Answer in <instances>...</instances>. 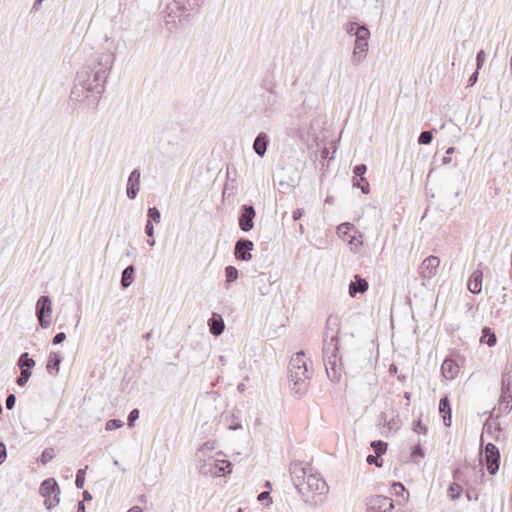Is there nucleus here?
Masks as SVG:
<instances>
[{
	"instance_id": "f257e3e1",
	"label": "nucleus",
	"mask_w": 512,
	"mask_h": 512,
	"mask_svg": "<svg viewBox=\"0 0 512 512\" xmlns=\"http://www.w3.org/2000/svg\"><path fill=\"white\" fill-rule=\"evenodd\" d=\"M115 58V53L111 51L93 53L77 72L70 99L85 103L88 108L95 110L105 91Z\"/></svg>"
},
{
	"instance_id": "f03ea898",
	"label": "nucleus",
	"mask_w": 512,
	"mask_h": 512,
	"mask_svg": "<svg viewBox=\"0 0 512 512\" xmlns=\"http://www.w3.org/2000/svg\"><path fill=\"white\" fill-rule=\"evenodd\" d=\"M312 371L308 368V360L304 351L294 354L288 364V377L291 390L295 397L301 398L308 391Z\"/></svg>"
},
{
	"instance_id": "7ed1b4c3",
	"label": "nucleus",
	"mask_w": 512,
	"mask_h": 512,
	"mask_svg": "<svg viewBox=\"0 0 512 512\" xmlns=\"http://www.w3.org/2000/svg\"><path fill=\"white\" fill-rule=\"evenodd\" d=\"M343 30L355 37L354 48L351 56V63L355 66L363 62L369 48L370 31L365 23L348 21L344 24Z\"/></svg>"
},
{
	"instance_id": "20e7f679",
	"label": "nucleus",
	"mask_w": 512,
	"mask_h": 512,
	"mask_svg": "<svg viewBox=\"0 0 512 512\" xmlns=\"http://www.w3.org/2000/svg\"><path fill=\"white\" fill-rule=\"evenodd\" d=\"M323 361L328 378L338 382L342 372V357L339 356V338H323Z\"/></svg>"
},
{
	"instance_id": "39448f33",
	"label": "nucleus",
	"mask_w": 512,
	"mask_h": 512,
	"mask_svg": "<svg viewBox=\"0 0 512 512\" xmlns=\"http://www.w3.org/2000/svg\"><path fill=\"white\" fill-rule=\"evenodd\" d=\"M39 493L45 498L44 505L48 510L55 508L60 502V488L54 478L45 479L40 485Z\"/></svg>"
},
{
	"instance_id": "423d86ee",
	"label": "nucleus",
	"mask_w": 512,
	"mask_h": 512,
	"mask_svg": "<svg viewBox=\"0 0 512 512\" xmlns=\"http://www.w3.org/2000/svg\"><path fill=\"white\" fill-rule=\"evenodd\" d=\"M204 0H174L172 3L167 5V15L168 17H179V18H188V14H185L189 11L198 10L202 5Z\"/></svg>"
},
{
	"instance_id": "0eeeda50",
	"label": "nucleus",
	"mask_w": 512,
	"mask_h": 512,
	"mask_svg": "<svg viewBox=\"0 0 512 512\" xmlns=\"http://www.w3.org/2000/svg\"><path fill=\"white\" fill-rule=\"evenodd\" d=\"M328 485L318 473H309L304 481L305 496H302L305 502H310L309 493L323 495L328 492Z\"/></svg>"
},
{
	"instance_id": "6e6552de",
	"label": "nucleus",
	"mask_w": 512,
	"mask_h": 512,
	"mask_svg": "<svg viewBox=\"0 0 512 512\" xmlns=\"http://www.w3.org/2000/svg\"><path fill=\"white\" fill-rule=\"evenodd\" d=\"M199 472L204 475L210 474L214 477H219L231 473L232 464L228 460L209 458L199 467Z\"/></svg>"
},
{
	"instance_id": "1a4fd4ad",
	"label": "nucleus",
	"mask_w": 512,
	"mask_h": 512,
	"mask_svg": "<svg viewBox=\"0 0 512 512\" xmlns=\"http://www.w3.org/2000/svg\"><path fill=\"white\" fill-rule=\"evenodd\" d=\"M36 316L39 321V325L46 329L50 326V316L52 313V302L49 296L43 295L37 300L36 303Z\"/></svg>"
},
{
	"instance_id": "9d476101",
	"label": "nucleus",
	"mask_w": 512,
	"mask_h": 512,
	"mask_svg": "<svg viewBox=\"0 0 512 512\" xmlns=\"http://www.w3.org/2000/svg\"><path fill=\"white\" fill-rule=\"evenodd\" d=\"M290 476L291 480L301 496H305L304 481L308 476L307 469L303 466L300 461H295L290 464Z\"/></svg>"
},
{
	"instance_id": "9b49d317",
	"label": "nucleus",
	"mask_w": 512,
	"mask_h": 512,
	"mask_svg": "<svg viewBox=\"0 0 512 512\" xmlns=\"http://www.w3.org/2000/svg\"><path fill=\"white\" fill-rule=\"evenodd\" d=\"M366 512H395L392 498L375 495L368 499Z\"/></svg>"
},
{
	"instance_id": "f8f14e48",
	"label": "nucleus",
	"mask_w": 512,
	"mask_h": 512,
	"mask_svg": "<svg viewBox=\"0 0 512 512\" xmlns=\"http://www.w3.org/2000/svg\"><path fill=\"white\" fill-rule=\"evenodd\" d=\"M486 468L489 474L495 475L500 466V451L493 443H488L484 448Z\"/></svg>"
},
{
	"instance_id": "ddd939ff",
	"label": "nucleus",
	"mask_w": 512,
	"mask_h": 512,
	"mask_svg": "<svg viewBox=\"0 0 512 512\" xmlns=\"http://www.w3.org/2000/svg\"><path fill=\"white\" fill-rule=\"evenodd\" d=\"M183 130H169L164 132L160 142L166 152H177L183 148L181 133Z\"/></svg>"
},
{
	"instance_id": "4468645a",
	"label": "nucleus",
	"mask_w": 512,
	"mask_h": 512,
	"mask_svg": "<svg viewBox=\"0 0 512 512\" xmlns=\"http://www.w3.org/2000/svg\"><path fill=\"white\" fill-rule=\"evenodd\" d=\"M256 211L253 205L244 204L239 210L238 225L243 232H249L254 228Z\"/></svg>"
},
{
	"instance_id": "2eb2a0df",
	"label": "nucleus",
	"mask_w": 512,
	"mask_h": 512,
	"mask_svg": "<svg viewBox=\"0 0 512 512\" xmlns=\"http://www.w3.org/2000/svg\"><path fill=\"white\" fill-rule=\"evenodd\" d=\"M262 102L263 107L261 112L266 117H270L277 112L279 108V97L273 87L269 89L267 94L262 95Z\"/></svg>"
},
{
	"instance_id": "dca6fc26",
	"label": "nucleus",
	"mask_w": 512,
	"mask_h": 512,
	"mask_svg": "<svg viewBox=\"0 0 512 512\" xmlns=\"http://www.w3.org/2000/svg\"><path fill=\"white\" fill-rule=\"evenodd\" d=\"M440 259L437 256L430 255L425 258L418 268V272L423 279H431L437 273Z\"/></svg>"
},
{
	"instance_id": "f3484780",
	"label": "nucleus",
	"mask_w": 512,
	"mask_h": 512,
	"mask_svg": "<svg viewBox=\"0 0 512 512\" xmlns=\"http://www.w3.org/2000/svg\"><path fill=\"white\" fill-rule=\"evenodd\" d=\"M254 249V243L247 238H240L235 243L234 255L241 261H249L252 258L251 251Z\"/></svg>"
},
{
	"instance_id": "a211bd4d",
	"label": "nucleus",
	"mask_w": 512,
	"mask_h": 512,
	"mask_svg": "<svg viewBox=\"0 0 512 512\" xmlns=\"http://www.w3.org/2000/svg\"><path fill=\"white\" fill-rule=\"evenodd\" d=\"M367 166L365 164H358L353 168V186L360 188L363 194L370 192V185L365 177Z\"/></svg>"
},
{
	"instance_id": "6ab92c4d",
	"label": "nucleus",
	"mask_w": 512,
	"mask_h": 512,
	"mask_svg": "<svg viewBox=\"0 0 512 512\" xmlns=\"http://www.w3.org/2000/svg\"><path fill=\"white\" fill-rule=\"evenodd\" d=\"M140 178H141V172L140 169L135 168L130 173L127 185H126V195L130 200H134L140 190Z\"/></svg>"
},
{
	"instance_id": "aec40b11",
	"label": "nucleus",
	"mask_w": 512,
	"mask_h": 512,
	"mask_svg": "<svg viewBox=\"0 0 512 512\" xmlns=\"http://www.w3.org/2000/svg\"><path fill=\"white\" fill-rule=\"evenodd\" d=\"M340 324L341 321L338 315H329L326 320L323 338H339Z\"/></svg>"
},
{
	"instance_id": "412c9836",
	"label": "nucleus",
	"mask_w": 512,
	"mask_h": 512,
	"mask_svg": "<svg viewBox=\"0 0 512 512\" xmlns=\"http://www.w3.org/2000/svg\"><path fill=\"white\" fill-rule=\"evenodd\" d=\"M439 413L443 419L445 427H450L452 423V409L448 395L441 397L439 401Z\"/></svg>"
},
{
	"instance_id": "4be33fe9",
	"label": "nucleus",
	"mask_w": 512,
	"mask_h": 512,
	"mask_svg": "<svg viewBox=\"0 0 512 512\" xmlns=\"http://www.w3.org/2000/svg\"><path fill=\"white\" fill-rule=\"evenodd\" d=\"M209 332L214 336H220L225 329V323L222 316L213 312L208 322Z\"/></svg>"
},
{
	"instance_id": "5701e85b",
	"label": "nucleus",
	"mask_w": 512,
	"mask_h": 512,
	"mask_svg": "<svg viewBox=\"0 0 512 512\" xmlns=\"http://www.w3.org/2000/svg\"><path fill=\"white\" fill-rule=\"evenodd\" d=\"M270 139L267 133L260 132L253 142V150L259 157H264L269 145Z\"/></svg>"
},
{
	"instance_id": "b1692460",
	"label": "nucleus",
	"mask_w": 512,
	"mask_h": 512,
	"mask_svg": "<svg viewBox=\"0 0 512 512\" xmlns=\"http://www.w3.org/2000/svg\"><path fill=\"white\" fill-rule=\"evenodd\" d=\"M368 287L369 285L367 280L356 274L354 276V280L349 284V295L351 297H356L358 293H365L368 290Z\"/></svg>"
},
{
	"instance_id": "393cba45",
	"label": "nucleus",
	"mask_w": 512,
	"mask_h": 512,
	"mask_svg": "<svg viewBox=\"0 0 512 512\" xmlns=\"http://www.w3.org/2000/svg\"><path fill=\"white\" fill-rule=\"evenodd\" d=\"M483 272L480 269H476L469 277L467 287L468 290L473 294H479L482 291Z\"/></svg>"
},
{
	"instance_id": "a878e982",
	"label": "nucleus",
	"mask_w": 512,
	"mask_h": 512,
	"mask_svg": "<svg viewBox=\"0 0 512 512\" xmlns=\"http://www.w3.org/2000/svg\"><path fill=\"white\" fill-rule=\"evenodd\" d=\"M459 370V365L452 359H445L441 366L442 375L448 380L455 379Z\"/></svg>"
},
{
	"instance_id": "bb28decb",
	"label": "nucleus",
	"mask_w": 512,
	"mask_h": 512,
	"mask_svg": "<svg viewBox=\"0 0 512 512\" xmlns=\"http://www.w3.org/2000/svg\"><path fill=\"white\" fill-rule=\"evenodd\" d=\"M62 356L59 352H50L47 361V371L51 375H56L59 372Z\"/></svg>"
},
{
	"instance_id": "cd10ccee",
	"label": "nucleus",
	"mask_w": 512,
	"mask_h": 512,
	"mask_svg": "<svg viewBox=\"0 0 512 512\" xmlns=\"http://www.w3.org/2000/svg\"><path fill=\"white\" fill-rule=\"evenodd\" d=\"M136 268L134 265L127 266L121 274L120 285L122 289H127L135 279Z\"/></svg>"
},
{
	"instance_id": "c85d7f7f",
	"label": "nucleus",
	"mask_w": 512,
	"mask_h": 512,
	"mask_svg": "<svg viewBox=\"0 0 512 512\" xmlns=\"http://www.w3.org/2000/svg\"><path fill=\"white\" fill-rule=\"evenodd\" d=\"M35 364V360L29 356L28 352L22 353L17 361V366L19 367L20 371L24 370L32 372Z\"/></svg>"
},
{
	"instance_id": "c756f323",
	"label": "nucleus",
	"mask_w": 512,
	"mask_h": 512,
	"mask_svg": "<svg viewBox=\"0 0 512 512\" xmlns=\"http://www.w3.org/2000/svg\"><path fill=\"white\" fill-rule=\"evenodd\" d=\"M480 342L486 344L488 347H494L496 345L497 337L490 327H484L482 329Z\"/></svg>"
},
{
	"instance_id": "7c9ffc66",
	"label": "nucleus",
	"mask_w": 512,
	"mask_h": 512,
	"mask_svg": "<svg viewBox=\"0 0 512 512\" xmlns=\"http://www.w3.org/2000/svg\"><path fill=\"white\" fill-rule=\"evenodd\" d=\"M512 409V396L511 394H502L500 396L499 410L505 414L509 413Z\"/></svg>"
},
{
	"instance_id": "2f4dec72",
	"label": "nucleus",
	"mask_w": 512,
	"mask_h": 512,
	"mask_svg": "<svg viewBox=\"0 0 512 512\" xmlns=\"http://www.w3.org/2000/svg\"><path fill=\"white\" fill-rule=\"evenodd\" d=\"M281 178L286 179L288 187L294 189L299 184L301 176L297 169H293L288 175H282Z\"/></svg>"
},
{
	"instance_id": "473e14b6",
	"label": "nucleus",
	"mask_w": 512,
	"mask_h": 512,
	"mask_svg": "<svg viewBox=\"0 0 512 512\" xmlns=\"http://www.w3.org/2000/svg\"><path fill=\"white\" fill-rule=\"evenodd\" d=\"M160 221H161V213H160L159 209L155 206L148 208L146 222H150L151 224H153V223L158 224V223H160Z\"/></svg>"
},
{
	"instance_id": "72a5a7b5",
	"label": "nucleus",
	"mask_w": 512,
	"mask_h": 512,
	"mask_svg": "<svg viewBox=\"0 0 512 512\" xmlns=\"http://www.w3.org/2000/svg\"><path fill=\"white\" fill-rule=\"evenodd\" d=\"M388 444L382 440H376L371 442V448L377 456H382L387 451Z\"/></svg>"
},
{
	"instance_id": "f704fd0d",
	"label": "nucleus",
	"mask_w": 512,
	"mask_h": 512,
	"mask_svg": "<svg viewBox=\"0 0 512 512\" xmlns=\"http://www.w3.org/2000/svg\"><path fill=\"white\" fill-rule=\"evenodd\" d=\"M462 491L463 490L461 485L457 483H451L448 487V496L450 497L451 500H456L460 498Z\"/></svg>"
},
{
	"instance_id": "c9c22d12",
	"label": "nucleus",
	"mask_w": 512,
	"mask_h": 512,
	"mask_svg": "<svg viewBox=\"0 0 512 512\" xmlns=\"http://www.w3.org/2000/svg\"><path fill=\"white\" fill-rule=\"evenodd\" d=\"M434 130L435 129L422 131L418 137V143L420 145H429L433 140Z\"/></svg>"
},
{
	"instance_id": "e433bc0d",
	"label": "nucleus",
	"mask_w": 512,
	"mask_h": 512,
	"mask_svg": "<svg viewBox=\"0 0 512 512\" xmlns=\"http://www.w3.org/2000/svg\"><path fill=\"white\" fill-rule=\"evenodd\" d=\"M226 282L232 283L238 278V270L236 267L229 265L225 268Z\"/></svg>"
},
{
	"instance_id": "4c0bfd02",
	"label": "nucleus",
	"mask_w": 512,
	"mask_h": 512,
	"mask_svg": "<svg viewBox=\"0 0 512 512\" xmlns=\"http://www.w3.org/2000/svg\"><path fill=\"white\" fill-rule=\"evenodd\" d=\"M55 457V453H54V449L49 447V448H45L42 453H41V456H40V462L43 464V465H46L48 462H50L53 458Z\"/></svg>"
},
{
	"instance_id": "58836bf2",
	"label": "nucleus",
	"mask_w": 512,
	"mask_h": 512,
	"mask_svg": "<svg viewBox=\"0 0 512 512\" xmlns=\"http://www.w3.org/2000/svg\"><path fill=\"white\" fill-rule=\"evenodd\" d=\"M86 469L87 466L85 468L79 469L76 473L75 486L77 489H82L84 487Z\"/></svg>"
},
{
	"instance_id": "ea45409f",
	"label": "nucleus",
	"mask_w": 512,
	"mask_h": 512,
	"mask_svg": "<svg viewBox=\"0 0 512 512\" xmlns=\"http://www.w3.org/2000/svg\"><path fill=\"white\" fill-rule=\"evenodd\" d=\"M501 393L502 394H511L510 376H508L506 373L502 374Z\"/></svg>"
},
{
	"instance_id": "a19ab883",
	"label": "nucleus",
	"mask_w": 512,
	"mask_h": 512,
	"mask_svg": "<svg viewBox=\"0 0 512 512\" xmlns=\"http://www.w3.org/2000/svg\"><path fill=\"white\" fill-rule=\"evenodd\" d=\"M124 425L123 421L119 419H110L105 424V429L107 431H112L121 428Z\"/></svg>"
},
{
	"instance_id": "79ce46f5",
	"label": "nucleus",
	"mask_w": 512,
	"mask_h": 512,
	"mask_svg": "<svg viewBox=\"0 0 512 512\" xmlns=\"http://www.w3.org/2000/svg\"><path fill=\"white\" fill-rule=\"evenodd\" d=\"M31 375H32V372H30V371H24V370L20 371V375L17 377L16 383L19 386L26 385V383L28 382Z\"/></svg>"
},
{
	"instance_id": "37998d69",
	"label": "nucleus",
	"mask_w": 512,
	"mask_h": 512,
	"mask_svg": "<svg viewBox=\"0 0 512 512\" xmlns=\"http://www.w3.org/2000/svg\"><path fill=\"white\" fill-rule=\"evenodd\" d=\"M413 431L418 434H427V427L419 419L413 423Z\"/></svg>"
},
{
	"instance_id": "c03bdc74",
	"label": "nucleus",
	"mask_w": 512,
	"mask_h": 512,
	"mask_svg": "<svg viewBox=\"0 0 512 512\" xmlns=\"http://www.w3.org/2000/svg\"><path fill=\"white\" fill-rule=\"evenodd\" d=\"M139 410L137 408L131 410L127 417V423L129 427H133L135 421L139 418Z\"/></svg>"
},
{
	"instance_id": "a18cd8bd",
	"label": "nucleus",
	"mask_w": 512,
	"mask_h": 512,
	"mask_svg": "<svg viewBox=\"0 0 512 512\" xmlns=\"http://www.w3.org/2000/svg\"><path fill=\"white\" fill-rule=\"evenodd\" d=\"M424 456H425V451H424L423 447L421 446V444L418 443L412 447V451H411L412 458H416V457L423 458Z\"/></svg>"
},
{
	"instance_id": "49530a36",
	"label": "nucleus",
	"mask_w": 512,
	"mask_h": 512,
	"mask_svg": "<svg viewBox=\"0 0 512 512\" xmlns=\"http://www.w3.org/2000/svg\"><path fill=\"white\" fill-rule=\"evenodd\" d=\"M485 59H486V55H485V52L483 50H480L479 52H477L476 54V66H477V69L476 70H479L482 68L484 62H485Z\"/></svg>"
},
{
	"instance_id": "de8ad7c7",
	"label": "nucleus",
	"mask_w": 512,
	"mask_h": 512,
	"mask_svg": "<svg viewBox=\"0 0 512 512\" xmlns=\"http://www.w3.org/2000/svg\"><path fill=\"white\" fill-rule=\"evenodd\" d=\"M278 186L282 193H289L293 190L292 187H288V182L286 179L280 178L278 181Z\"/></svg>"
},
{
	"instance_id": "09e8293b",
	"label": "nucleus",
	"mask_w": 512,
	"mask_h": 512,
	"mask_svg": "<svg viewBox=\"0 0 512 512\" xmlns=\"http://www.w3.org/2000/svg\"><path fill=\"white\" fill-rule=\"evenodd\" d=\"M16 404V396L14 394H9L6 397L5 405L8 410H12Z\"/></svg>"
},
{
	"instance_id": "8fccbe9b",
	"label": "nucleus",
	"mask_w": 512,
	"mask_h": 512,
	"mask_svg": "<svg viewBox=\"0 0 512 512\" xmlns=\"http://www.w3.org/2000/svg\"><path fill=\"white\" fill-rule=\"evenodd\" d=\"M378 457L376 454L375 455H372V454H369L367 457H366V461L368 464L372 465H376L377 467H382V461H379L378 460Z\"/></svg>"
},
{
	"instance_id": "3c124183",
	"label": "nucleus",
	"mask_w": 512,
	"mask_h": 512,
	"mask_svg": "<svg viewBox=\"0 0 512 512\" xmlns=\"http://www.w3.org/2000/svg\"><path fill=\"white\" fill-rule=\"evenodd\" d=\"M257 499H258V501L268 500V503L266 505H269L272 503V498H271L270 492H268V491H262L261 493H259Z\"/></svg>"
},
{
	"instance_id": "603ef678",
	"label": "nucleus",
	"mask_w": 512,
	"mask_h": 512,
	"mask_svg": "<svg viewBox=\"0 0 512 512\" xmlns=\"http://www.w3.org/2000/svg\"><path fill=\"white\" fill-rule=\"evenodd\" d=\"M66 339V334L64 332H58L52 339V343L54 345L61 344Z\"/></svg>"
},
{
	"instance_id": "864d4df0",
	"label": "nucleus",
	"mask_w": 512,
	"mask_h": 512,
	"mask_svg": "<svg viewBox=\"0 0 512 512\" xmlns=\"http://www.w3.org/2000/svg\"><path fill=\"white\" fill-rule=\"evenodd\" d=\"M346 2L354 9L362 8L365 5V0H346Z\"/></svg>"
},
{
	"instance_id": "5fc2aeb1",
	"label": "nucleus",
	"mask_w": 512,
	"mask_h": 512,
	"mask_svg": "<svg viewBox=\"0 0 512 512\" xmlns=\"http://www.w3.org/2000/svg\"><path fill=\"white\" fill-rule=\"evenodd\" d=\"M6 458H7L6 445L3 442H0V465L6 460Z\"/></svg>"
},
{
	"instance_id": "6e6d98bb",
	"label": "nucleus",
	"mask_w": 512,
	"mask_h": 512,
	"mask_svg": "<svg viewBox=\"0 0 512 512\" xmlns=\"http://www.w3.org/2000/svg\"><path fill=\"white\" fill-rule=\"evenodd\" d=\"M145 234L148 236V238L154 237V226L150 222H146Z\"/></svg>"
},
{
	"instance_id": "4d7b16f0",
	"label": "nucleus",
	"mask_w": 512,
	"mask_h": 512,
	"mask_svg": "<svg viewBox=\"0 0 512 512\" xmlns=\"http://www.w3.org/2000/svg\"><path fill=\"white\" fill-rule=\"evenodd\" d=\"M479 70H476L475 72L472 73V75H470L469 79H468V87H472L476 84L477 80H478V75H479Z\"/></svg>"
},
{
	"instance_id": "13d9d810",
	"label": "nucleus",
	"mask_w": 512,
	"mask_h": 512,
	"mask_svg": "<svg viewBox=\"0 0 512 512\" xmlns=\"http://www.w3.org/2000/svg\"><path fill=\"white\" fill-rule=\"evenodd\" d=\"M378 425H382L383 427L386 426V423H388V416L385 412H381L378 415Z\"/></svg>"
},
{
	"instance_id": "bf43d9fd",
	"label": "nucleus",
	"mask_w": 512,
	"mask_h": 512,
	"mask_svg": "<svg viewBox=\"0 0 512 512\" xmlns=\"http://www.w3.org/2000/svg\"><path fill=\"white\" fill-rule=\"evenodd\" d=\"M304 214V209L302 208H297L293 211L292 213V218L294 221H298L301 219V217L303 216Z\"/></svg>"
},
{
	"instance_id": "052dcab7",
	"label": "nucleus",
	"mask_w": 512,
	"mask_h": 512,
	"mask_svg": "<svg viewBox=\"0 0 512 512\" xmlns=\"http://www.w3.org/2000/svg\"><path fill=\"white\" fill-rule=\"evenodd\" d=\"M393 488H394L395 493H396L397 495H399L401 492H404V491H405V487H404V485H403L401 482H395V483L393 484Z\"/></svg>"
},
{
	"instance_id": "680f3d73",
	"label": "nucleus",
	"mask_w": 512,
	"mask_h": 512,
	"mask_svg": "<svg viewBox=\"0 0 512 512\" xmlns=\"http://www.w3.org/2000/svg\"><path fill=\"white\" fill-rule=\"evenodd\" d=\"M388 372L390 375H398V367L396 366V364H390Z\"/></svg>"
},
{
	"instance_id": "e2e57ef3",
	"label": "nucleus",
	"mask_w": 512,
	"mask_h": 512,
	"mask_svg": "<svg viewBox=\"0 0 512 512\" xmlns=\"http://www.w3.org/2000/svg\"><path fill=\"white\" fill-rule=\"evenodd\" d=\"M396 426V419L395 418H391V419H388V423H386V426L389 430H392L394 429Z\"/></svg>"
},
{
	"instance_id": "0e129e2a",
	"label": "nucleus",
	"mask_w": 512,
	"mask_h": 512,
	"mask_svg": "<svg viewBox=\"0 0 512 512\" xmlns=\"http://www.w3.org/2000/svg\"><path fill=\"white\" fill-rule=\"evenodd\" d=\"M85 502L84 501H79L78 502V505H77V512H85L86 511V508H85Z\"/></svg>"
},
{
	"instance_id": "69168bd1",
	"label": "nucleus",
	"mask_w": 512,
	"mask_h": 512,
	"mask_svg": "<svg viewBox=\"0 0 512 512\" xmlns=\"http://www.w3.org/2000/svg\"><path fill=\"white\" fill-rule=\"evenodd\" d=\"M91 500H92V495L90 494V492L84 491L82 501L86 502V501H91Z\"/></svg>"
},
{
	"instance_id": "338daca9",
	"label": "nucleus",
	"mask_w": 512,
	"mask_h": 512,
	"mask_svg": "<svg viewBox=\"0 0 512 512\" xmlns=\"http://www.w3.org/2000/svg\"><path fill=\"white\" fill-rule=\"evenodd\" d=\"M229 429H230V430H234V431H235V430H238V429H242V425H241V423H237V424L231 425V426L229 427Z\"/></svg>"
},
{
	"instance_id": "774afa93",
	"label": "nucleus",
	"mask_w": 512,
	"mask_h": 512,
	"mask_svg": "<svg viewBox=\"0 0 512 512\" xmlns=\"http://www.w3.org/2000/svg\"><path fill=\"white\" fill-rule=\"evenodd\" d=\"M127 512H143L139 506H133Z\"/></svg>"
}]
</instances>
